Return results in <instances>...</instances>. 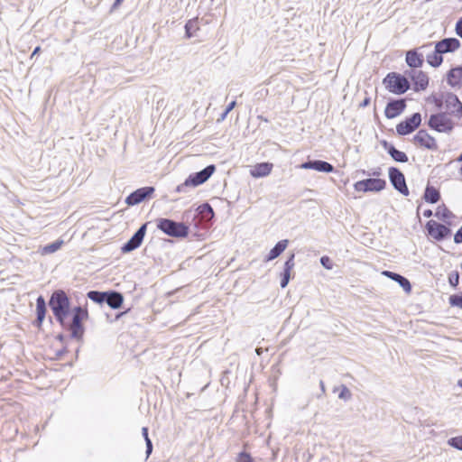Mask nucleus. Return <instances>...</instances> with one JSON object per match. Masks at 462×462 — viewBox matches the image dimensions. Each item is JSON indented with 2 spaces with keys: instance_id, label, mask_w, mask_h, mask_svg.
<instances>
[{
  "instance_id": "nucleus-6",
  "label": "nucleus",
  "mask_w": 462,
  "mask_h": 462,
  "mask_svg": "<svg viewBox=\"0 0 462 462\" xmlns=\"http://www.w3.org/2000/svg\"><path fill=\"white\" fill-rule=\"evenodd\" d=\"M444 98L443 106L445 107V111L442 112L455 118L461 119L462 102L459 100L458 97L452 92H445Z\"/></svg>"
},
{
  "instance_id": "nucleus-58",
  "label": "nucleus",
  "mask_w": 462,
  "mask_h": 462,
  "mask_svg": "<svg viewBox=\"0 0 462 462\" xmlns=\"http://www.w3.org/2000/svg\"><path fill=\"white\" fill-rule=\"evenodd\" d=\"M460 174L462 175V164H461V167H460Z\"/></svg>"
},
{
  "instance_id": "nucleus-17",
  "label": "nucleus",
  "mask_w": 462,
  "mask_h": 462,
  "mask_svg": "<svg viewBox=\"0 0 462 462\" xmlns=\"http://www.w3.org/2000/svg\"><path fill=\"white\" fill-rule=\"evenodd\" d=\"M460 46V41L454 37L444 38L435 42V47L441 52L442 55L454 52L458 50Z\"/></svg>"
},
{
  "instance_id": "nucleus-13",
  "label": "nucleus",
  "mask_w": 462,
  "mask_h": 462,
  "mask_svg": "<svg viewBox=\"0 0 462 462\" xmlns=\"http://www.w3.org/2000/svg\"><path fill=\"white\" fill-rule=\"evenodd\" d=\"M405 75L411 79L415 92L423 91L428 88L430 79L424 71L410 69L405 71Z\"/></svg>"
},
{
  "instance_id": "nucleus-44",
  "label": "nucleus",
  "mask_w": 462,
  "mask_h": 462,
  "mask_svg": "<svg viewBox=\"0 0 462 462\" xmlns=\"http://www.w3.org/2000/svg\"><path fill=\"white\" fill-rule=\"evenodd\" d=\"M454 243L461 244L462 243V226L455 233L454 235Z\"/></svg>"
},
{
  "instance_id": "nucleus-25",
  "label": "nucleus",
  "mask_w": 462,
  "mask_h": 462,
  "mask_svg": "<svg viewBox=\"0 0 462 462\" xmlns=\"http://www.w3.org/2000/svg\"><path fill=\"white\" fill-rule=\"evenodd\" d=\"M273 170V163L261 162L257 163L252 170L251 175L254 178H263L271 173Z\"/></svg>"
},
{
  "instance_id": "nucleus-52",
  "label": "nucleus",
  "mask_w": 462,
  "mask_h": 462,
  "mask_svg": "<svg viewBox=\"0 0 462 462\" xmlns=\"http://www.w3.org/2000/svg\"><path fill=\"white\" fill-rule=\"evenodd\" d=\"M56 338H57L59 341L62 342V341L64 340V338H65V337H64V336H63L62 334H59V335L56 337Z\"/></svg>"
},
{
  "instance_id": "nucleus-53",
  "label": "nucleus",
  "mask_w": 462,
  "mask_h": 462,
  "mask_svg": "<svg viewBox=\"0 0 462 462\" xmlns=\"http://www.w3.org/2000/svg\"><path fill=\"white\" fill-rule=\"evenodd\" d=\"M258 119H260L261 121L266 122V123L269 122V120L267 118L263 117V116H259Z\"/></svg>"
},
{
  "instance_id": "nucleus-7",
  "label": "nucleus",
  "mask_w": 462,
  "mask_h": 462,
  "mask_svg": "<svg viewBox=\"0 0 462 462\" xmlns=\"http://www.w3.org/2000/svg\"><path fill=\"white\" fill-rule=\"evenodd\" d=\"M425 228L428 236L437 241H443L452 234L449 226L439 223L435 220H429L426 223Z\"/></svg>"
},
{
  "instance_id": "nucleus-39",
  "label": "nucleus",
  "mask_w": 462,
  "mask_h": 462,
  "mask_svg": "<svg viewBox=\"0 0 462 462\" xmlns=\"http://www.w3.org/2000/svg\"><path fill=\"white\" fill-rule=\"evenodd\" d=\"M236 102L234 100L232 102H230L226 109L224 110V112L221 114L220 116V118L218 119V121H223L226 119V116L236 107Z\"/></svg>"
},
{
  "instance_id": "nucleus-28",
  "label": "nucleus",
  "mask_w": 462,
  "mask_h": 462,
  "mask_svg": "<svg viewBox=\"0 0 462 462\" xmlns=\"http://www.w3.org/2000/svg\"><path fill=\"white\" fill-rule=\"evenodd\" d=\"M423 199L427 203L435 204L440 199V192L435 187L427 185L424 190Z\"/></svg>"
},
{
  "instance_id": "nucleus-23",
  "label": "nucleus",
  "mask_w": 462,
  "mask_h": 462,
  "mask_svg": "<svg viewBox=\"0 0 462 462\" xmlns=\"http://www.w3.org/2000/svg\"><path fill=\"white\" fill-rule=\"evenodd\" d=\"M46 302L42 296H39L36 299V319L33 321V325L37 328H41L46 315Z\"/></svg>"
},
{
  "instance_id": "nucleus-31",
  "label": "nucleus",
  "mask_w": 462,
  "mask_h": 462,
  "mask_svg": "<svg viewBox=\"0 0 462 462\" xmlns=\"http://www.w3.org/2000/svg\"><path fill=\"white\" fill-rule=\"evenodd\" d=\"M198 212L206 220H211L215 217V213L211 205L208 202H205L199 206Z\"/></svg>"
},
{
  "instance_id": "nucleus-51",
  "label": "nucleus",
  "mask_w": 462,
  "mask_h": 462,
  "mask_svg": "<svg viewBox=\"0 0 462 462\" xmlns=\"http://www.w3.org/2000/svg\"><path fill=\"white\" fill-rule=\"evenodd\" d=\"M432 215H433V212H432V210H431V209H426V210H424V212H423V216H424L425 217H430Z\"/></svg>"
},
{
  "instance_id": "nucleus-14",
  "label": "nucleus",
  "mask_w": 462,
  "mask_h": 462,
  "mask_svg": "<svg viewBox=\"0 0 462 462\" xmlns=\"http://www.w3.org/2000/svg\"><path fill=\"white\" fill-rule=\"evenodd\" d=\"M406 108V101L403 98L391 99L385 106L384 116L388 119H393L400 116Z\"/></svg>"
},
{
  "instance_id": "nucleus-32",
  "label": "nucleus",
  "mask_w": 462,
  "mask_h": 462,
  "mask_svg": "<svg viewBox=\"0 0 462 462\" xmlns=\"http://www.w3.org/2000/svg\"><path fill=\"white\" fill-rule=\"evenodd\" d=\"M106 291H89L87 297L97 304H103L105 300Z\"/></svg>"
},
{
  "instance_id": "nucleus-10",
  "label": "nucleus",
  "mask_w": 462,
  "mask_h": 462,
  "mask_svg": "<svg viewBox=\"0 0 462 462\" xmlns=\"http://www.w3.org/2000/svg\"><path fill=\"white\" fill-rule=\"evenodd\" d=\"M389 180L393 187L403 196L409 195V189L406 184L404 174L396 167H390L388 170Z\"/></svg>"
},
{
  "instance_id": "nucleus-9",
  "label": "nucleus",
  "mask_w": 462,
  "mask_h": 462,
  "mask_svg": "<svg viewBox=\"0 0 462 462\" xmlns=\"http://www.w3.org/2000/svg\"><path fill=\"white\" fill-rule=\"evenodd\" d=\"M385 187V180L379 178H368L365 180L356 181L354 184L355 190L358 192H379L384 189Z\"/></svg>"
},
{
  "instance_id": "nucleus-55",
  "label": "nucleus",
  "mask_w": 462,
  "mask_h": 462,
  "mask_svg": "<svg viewBox=\"0 0 462 462\" xmlns=\"http://www.w3.org/2000/svg\"><path fill=\"white\" fill-rule=\"evenodd\" d=\"M457 385L462 388V378L457 381Z\"/></svg>"
},
{
  "instance_id": "nucleus-33",
  "label": "nucleus",
  "mask_w": 462,
  "mask_h": 462,
  "mask_svg": "<svg viewBox=\"0 0 462 462\" xmlns=\"http://www.w3.org/2000/svg\"><path fill=\"white\" fill-rule=\"evenodd\" d=\"M444 93L431 94L428 97V101L434 104L437 109L440 110L444 106Z\"/></svg>"
},
{
  "instance_id": "nucleus-48",
  "label": "nucleus",
  "mask_w": 462,
  "mask_h": 462,
  "mask_svg": "<svg viewBox=\"0 0 462 462\" xmlns=\"http://www.w3.org/2000/svg\"><path fill=\"white\" fill-rule=\"evenodd\" d=\"M129 311V310H125V311H122V312H118L116 314V317H115V321L120 319L124 315H125L127 312Z\"/></svg>"
},
{
  "instance_id": "nucleus-56",
  "label": "nucleus",
  "mask_w": 462,
  "mask_h": 462,
  "mask_svg": "<svg viewBox=\"0 0 462 462\" xmlns=\"http://www.w3.org/2000/svg\"><path fill=\"white\" fill-rule=\"evenodd\" d=\"M457 162H462V152H461V154L457 158Z\"/></svg>"
},
{
  "instance_id": "nucleus-54",
  "label": "nucleus",
  "mask_w": 462,
  "mask_h": 462,
  "mask_svg": "<svg viewBox=\"0 0 462 462\" xmlns=\"http://www.w3.org/2000/svg\"><path fill=\"white\" fill-rule=\"evenodd\" d=\"M142 433H148V428L147 427H143L142 428Z\"/></svg>"
},
{
  "instance_id": "nucleus-20",
  "label": "nucleus",
  "mask_w": 462,
  "mask_h": 462,
  "mask_svg": "<svg viewBox=\"0 0 462 462\" xmlns=\"http://www.w3.org/2000/svg\"><path fill=\"white\" fill-rule=\"evenodd\" d=\"M124 302V296L116 291H106L104 303L107 304L111 309L117 310L121 308Z\"/></svg>"
},
{
  "instance_id": "nucleus-40",
  "label": "nucleus",
  "mask_w": 462,
  "mask_h": 462,
  "mask_svg": "<svg viewBox=\"0 0 462 462\" xmlns=\"http://www.w3.org/2000/svg\"><path fill=\"white\" fill-rule=\"evenodd\" d=\"M236 462H254L250 454L243 451L240 452L236 457Z\"/></svg>"
},
{
  "instance_id": "nucleus-27",
  "label": "nucleus",
  "mask_w": 462,
  "mask_h": 462,
  "mask_svg": "<svg viewBox=\"0 0 462 462\" xmlns=\"http://www.w3.org/2000/svg\"><path fill=\"white\" fill-rule=\"evenodd\" d=\"M435 217L445 222L448 226H451V222L449 220L454 218L456 216L447 208L445 204H442L437 208Z\"/></svg>"
},
{
  "instance_id": "nucleus-15",
  "label": "nucleus",
  "mask_w": 462,
  "mask_h": 462,
  "mask_svg": "<svg viewBox=\"0 0 462 462\" xmlns=\"http://www.w3.org/2000/svg\"><path fill=\"white\" fill-rule=\"evenodd\" d=\"M414 143L431 151L438 150V144L433 136H431L426 130L420 129L413 137Z\"/></svg>"
},
{
  "instance_id": "nucleus-8",
  "label": "nucleus",
  "mask_w": 462,
  "mask_h": 462,
  "mask_svg": "<svg viewBox=\"0 0 462 462\" xmlns=\"http://www.w3.org/2000/svg\"><path fill=\"white\" fill-rule=\"evenodd\" d=\"M421 124V115L419 112L413 113L411 116L406 117L396 125V133L398 135L404 136L413 133Z\"/></svg>"
},
{
  "instance_id": "nucleus-50",
  "label": "nucleus",
  "mask_w": 462,
  "mask_h": 462,
  "mask_svg": "<svg viewBox=\"0 0 462 462\" xmlns=\"http://www.w3.org/2000/svg\"><path fill=\"white\" fill-rule=\"evenodd\" d=\"M40 51H41V47L40 46L35 47L34 50L32 51V54H31V58H33Z\"/></svg>"
},
{
  "instance_id": "nucleus-38",
  "label": "nucleus",
  "mask_w": 462,
  "mask_h": 462,
  "mask_svg": "<svg viewBox=\"0 0 462 462\" xmlns=\"http://www.w3.org/2000/svg\"><path fill=\"white\" fill-rule=\"evenodd\" d=\"M448 443L451 447H453L458 450H462V435H458L457 437L451 438L450 439H448Z\"/></svg>"
},
{
  "instance_id": "nucleus-22",
  "label": "nucleus",
  "mask_w": 462,
  "mask_h": 462,
  "mask_svg": "<svg viewBox=\"0 0 462 462\" xmlns=\"http://www.w3.org/2000/svg\"><path fill=\"white\" fill-rule=\"evenodd\" d=\"M383 274L396 282L405 292L410 293L411 291V284L406 277L391 271H383Z\"/></svg>"
},
{
  "instance_id": "nucleus-4",
  "label": "nucleus",
  "mask_w": 462,
  "mask_h": 462,
  "mask_svg": "<svg viewBox=\"0 0 462 462\" xmlns=\"http://www.w3.org/2000/svg\"><path fill=\"white\" fill-rule=\"evenodd\" d=\"M385 88L395 95H402L411 88V83L406 75L397 72H389L383 79Z\"/></svg>"
},
{
  "instance_id": "nucleus-47",
  "label": "nucleus",
  "mask_w": 462,
  "mask_h": 462,
  "mask_svg": "<svg viewBox=\"0 0 462 462\" xmlns=\"http://www.w3.org/2000/svg\"><path fill=\"white\" fill-rule=\"evenodd\" d=\"M319 387L321 390V394L318 395V398H320L326 393V387H325V383H324L323 380L319 381Z\"/></svg>"
},
{
  "instance_id": "nucleus-18",
  "label": "nucleus",
  "mask_w": 462,
  "mask_h": 462,
  "mask_svg": "<svg viewBox=\"0 0 462 462\" xmlns=\"http://www.w3.org/2000/svg\"><path fill=\"white\" fill-rule=\"evenodd\" d=\"M295 254L291 253L287 260L284 263L283 265V271L280 273L281 281H280V286L281 288L284 289L287 287L290 280H291V273L295 265Z\"/></svg>"
},
{
  "instance_id": "nucleus-24",
  "label": "nucleus",
  "mask_w": 462,
  "mask_h": 462,
  "mask_svg": "<svg viewBox=\"0 0 462 462\" xmlns=\"http://www.w3.org/2000/svg\"><path fill=\"white\" fill-rule=\"evenodd\" d=\"M448 84L451 87H460L462 84V66H457L447 73Z\"/></svg>"
},
{
  "instance_id": "nucleus-34",
  "label": "nucleus",
  "mask_w": 462,
  "mask_h": 462,
  "mask_svg": "<svg viewBox=\"0 0 462 462\" xmlns=\"http://www.w3.org/2000/svg\"><path fill=\"white\" fill-rule=\"evenodd\" d=\"M62 244V240H56L51 244H48L42 248V254H49L55 253L61 247Z\"/></svg>"
},
{
  "instance_id": "nucleus-5",
  "label": "nucleus",
  "mask_w": 462,
  "mask_h": 462,
  "mask_svg": "<svg viewBox=\"0 0 462 462\" xmlns=\"http://www.w3.org/2000/svg\"><path fill=\"white\" fill-rule=\"evenodd\" d=\"M450 117V116L439 111L430 115L427 125L431 130L438 133L450 134L455 127V123Z\"/></svg>"
},
{
  "instance_id": "nucleus-16",
  "label": "nucleus",
  "mask_w": 462,
  "mask_h": 462,
  "mask_svg": "<svg viewBox=\"0 0 462 462\" xmlns=\"http://www.w3.org/2000/svg\"><path fill=\"white\" fill-rule=\"evenodd\" d=\"M300 167L301 169L315 170L317 171L325 173H330L335 171V168L331 163L322 160H308L307 162L301 163Z\"/></svg>"
},
{
  "instance_id": "nucleus-41",
  "label": "nucleus",
  "mask_w": 462,
  "mask_h": 462,
  "mask_svg": "<svg viewBox=\"0 0 462 462\" xmlns=\"http://www.w3.org/2000/svg\"><path fill=\"white\" fill-rule=\"evenodd\" d=\"M320 263L327 270H331L333 268L332 261L327 255H324L320 258Z\"/></svg>"
},
{
  "instance_id": "nucleus-45",
  "label": "nucleus",
  "mask_w": 462,
  "mask_h": 462,
  "mask_svg": "<svg viewBox=\"0 0 462 462\" xmlns=\"http://www.w3.org/2000/svg\"><path fill=\"white\" fill-rule=\"evenodd\" d=\"M371 103V98L369 97H365L364 100L359 104V107L365 108L368 106Z\"/></svg>"
},
{
  "instance_id": "nucleus-3",
  "label": "nucleus",
  "mask_w": 462,
  "mask_h": 462,
  "mask_svg": "<svg viewBox=\"0 0 462 462\" xmlns=\"http://www.w3.org/2000/svg\"><path fill=\"white\" fill-rule=\"evenodd\" d=\"M156 226L159 230L171 237L184 238L189 235V226L183 222H177L170 218H158Z\"/></svg>"
},
{
  "instance_id": "nucleus-42",
  "label": "nucleus",
  "mask_w": 462,
  "mask_h": 462,
  "mask_svg": "<svg viewBox=\"0 0 462 462\" xmlns=\"http://www.w3.org/2000/svg\"><path fill=\"white\" fill-rule=\"evenodd\" d=\"M145 444H146V458L149 457V456L152 452V442L149 438V435H143Z\"/></svg>"
},
{
  "instance_id": "nucleus-29",
  "label": "nucleus",
  "mask_w": 462,
  "mask_h": 462,
  "mask_svg": "<svg viewBox=\"0 0 462 462\" xmlns=\"http://www.w3.org/2000/svg\"><path fill=\"white\" fill-rule=\"evenodd\" d=\"M185 37L190 39L197 35V32L199 30V19L193 18L187 21L185 23Z\"/></svg>"
},
{
  "instance_id": "nucleus-30",
  "label": "nucleus",
  "mask_w": 462,
  "mask_h": 462,
  "mask_svg": "<svg viewBox=\"0 0 462 462\" xmlns=\"http://www.w3.org/2000/svg\"><path fill=\"white\" fill-rule=\"evenodd\" d=\"M427 62L433 68H439L443 62V55L434 47V51L427 55Z\"/></svg>"
},
{
  "instance_id": "nucleus-11",
  "label": "nucleus",
  "mask_w": 462,
  "mask_h": 462,
  "mask_svg": "<svg viewBox=\"0 0 462 462\" xmlns=\"http://www.w3.org/2000/svg\"><path fill=\"white\" fill-rule=\"evenodd\" d=\"M155 189L152 186H145L135 189L131 192L125 199V203L128 206H135L145 199L151 198L154 193Z\"/></svg>"
},
{
  "instance_id": "nucleus-46",
  "label": "nucleus",
  "mask_w": 462,
  "mask_h": 462,
  "mask_svg": "<svg viewBox=\"0 0 462 462\" xmlns=\"http://www.w3.org/2000/svg\"><path fill=\"white\" fill-rule=\"evenodd\" d=\"M124 0H115L114 4L112 5L111 8H110V12H114L115 10H116L123 3Z\"/></svg>"
},
{
  "instance_id": "nucleus-19",
  "label": "nucleus",
  "mask_w": 462,
  "mask_h": 462,
  "mask_svg": "<svg viewBox=\"0 0 462 462\" xmlns=\"http://www.w3.org/2000/svg\"><path fill=\"white\" fill-rule=\"evenodd\" d=\"M381 144L396 162L405 163L409 161L407 154L404 152L398 150L393 143L383 140L381 142Z\"/></svg>"
},
{
  "instance_id": "nucleus-57",
  "label": "nucleus",
  "mask_w": 462,
  "mask_h": 462,
  "mask_svg": "<svg viewBox=\"0 0 462 462\" xmlns=\"http://www.w3.org/2000/svg\"><path fill=\"white\" fill-rule=\"evenodd\" d=\"M430 45H431V43H429V44H426V45H422L421 48H425V47H428V46H430Z\"/></svg>"
},
{
  "instance_id": "nucleus-1",
  "label": "nucleus",
  "mask_w": 462,
  "mask_h": 462,
  "mask_svg": "<svg viewBox=\"0 0 462 462\" xmlns=\"http://www.w3.org/2000/svg\"><path fill=\"white\" fill-rule=\"evenodd\" d=\"M49 306L57 322L70 332V337L81 340L85 333L83 321L88 319V311L81 306L70 310V301L63 290L54 291L49 300Z\"/></svg>"
},
{
  "instance_id": "nucleus-35",
  "label": "nucleus",
  "mask_w": 462,
  "mask_h": 462,
  "mask_svg": "<svg viewBox=\"0 0 462 462\" xmlns=\"http://www.w3.org/2000/svg\"><path fill=\"white\" fill-rule=\"evenodd\" d=\"M448 302L452 307H457L462 310V293L450 295Z\"/></svg>"
},
{
  "instance_id": "nucleus-36",
  "label": "nucleus",
  "mask_w": 462,
  "mask_h": 462,
  "mask_svg": "<svg viewBox=\"0 0 462 462\" xmlns=\"http://www.w3.org/2000/svg\"><path fill=\"white\" fill-rule=\"evenodd\" d=\"M338 398L344 401H349L352 398L351 391L345 385L341 384Z\"/></svg>"
},
{
  "instance_id": "nucleus-26",
  "label": "nucleus",
  "mask_w": 462,
  "mask_h": 462,
  "mask_svg": "<svg viewBox=\"0 0 462 462\" xmlns=\"http://www.w3.org/2000/svg\"><path fill=\"white\" fill-rule=\"evenodd\" d=\"M289 241L287 239L281 240L270 250L269 254L265 257V261H273L279 257L286 249Z\"/></svg>"
},
{
  "instance_id": "nucleus-12",
  "label": "nucleus",
  "mask_w": 462,
  "mask_h": 462,
  "mask_svg": "<svg viewBox=\"0 0 462 462\" xmlns=\"http://www.w3.org/2000/svg\"><path fill=\"white\" fill-rule=\"evenodd\" d=\"M147 226L148 223L141 225V226L136 230V232L132 236V237L125 244L123 245V246L121 247L122 253H130L137 249L142 245L146 234Z\"/></svg>"
},
{
  "instance_id": "nucleus-43",
  "label": "nucleus",
  "mask_w": 462,
  "mask_h": 462,
  "mask_svg": "<svg viewBox=\"0 0 462 462\" xmlns=\"http://www.w3.org/2000/svg\"><path fill=\"white\" fill-rule=\"evenodd\" d=\"M456 33L462 39V17H460L455 27Z\"/></svg>"
},
{
  "instance_id": "nucleus-37",
  "label": "nucleus",
  "mask_w": 462,
  "mask_h": 462,
  "mask_svg": "<svg viewBox=\"0 0 462 462\" xmlns=\"http://www.w3.org/2000/svg\"><path fill=\"white\" fill-rule=\"evenodd\" d=\"M448 283L451 287L457 288L459 283V273L457 271H454L448 275Z\"/></svg>"
},
{
  "instance_id": "nucleus-2",
  "label": "nucleus",
  "mask_w": 462,
  "mask_h": 462,
  "mask_svg": "<svg viewBox=\"0 0 462 462\" xmlns=\"http://www.w3.org/2000/svg\"><path fill=\"white\" fill-rule=\"evenodd\" d=\"M215 171L216 166L214 164H209L203 170L189 174L183 183L176 187L175 191L178 193L188 192L189 188H195L205 183L212 176Z\"/></svg>"
},
{
  "instance_id": "nucleus-59",
  "label": "nucleus",
  "mask_w": 462,
  "mask_h": 462,
  "mask_svg": "<svg viewBox=\"0 0 462 462\" xmlns=\"http://www.w3.org/2000/svg\"><path fill=\"white\" fill-rule=\"evenodd\" d=\"M460 267H461V269H462V263H461V264H460Z\"/></svg>"
},
{
  "instance_id": "nucleus-21",
  "label": "nucleus",
  "mask_w": 462,
  "mask_h": 462,
  "mask_svg": "<svg viewBox=\"0 0 462 462\" xmlns=\"http://www.w3.org/2000/svg\"><path fill=\"white\" fill-rule=\"evenodd\" d=\"M405 60L411 69H417L418 68L422 67L424 58L421 53H419L418 51L414 49L406 52Z\"/></svg>"
},
{
  "instance_id": "nucleus-49",
  "label": "nucleus",
  "mask_w": 462,
  "mask_h": 462,
  "mask_svg": "<svg viewBox=\"0 0 462 462\" xmlns=\"http://www.w3.org/2000/svg\"><path fill=\"white\" fill-rule=\"evenodd\" d=\"M380 174H381V169L380 168H377L372 173H367V175H369V176L372 175V176H374V177H378Z\"/></svg>"
}]
</instances>
